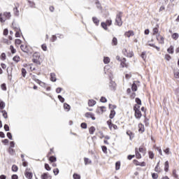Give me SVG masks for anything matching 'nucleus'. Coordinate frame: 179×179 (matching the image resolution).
I'll return each instance as SVG.
<instances>
[{
  "mask_svg": "<svg viewBox=\"0 0 179 179\" xmlns=\"http://www.w3.org/2000/svg\"><path fill=\"white\" fill-rule=\"evenodd\" d=\"M10 12H5L3 14L2 13H0V22L5 23L6 22V19H10Z\"/></svg>",
  "mask_w": 179,
  "mask_h": 179,
  "instance_id": "1",
  "label": "nucleus"
},
{
  "mask_svg": "<svg viewBox=\"0 0 179 179\" xmlns=\"http://www.w3.org/2000/svg\"><path fill=\"white\" fill-rule=\"evenodd\" d=\"M115 24H116V26H119V27H121V26H122V12L120 11L116 15Z\"/></svg>",
  "mask_w": 179,
  "mask_h": 179,
  "instance_id": "2",
  "label": "nucleus"
},
{
  "mask_svg": "<svg viewBox=\"0 0 179 179\" xmlns=\"http://www.w3.org/2000/svg\"><path fill=\"white\" fill-rule=\"evenodd\" d=\"M134 110L135 111V117L138 119L141 118V117H142V113L141 112V106H135L134 107Z\"/></svg>",
  "mask_w": 179,
  "mask_h": 179,
  "instance_id": "3",
  "label": "nucleus"
},
{
  "mask_svg": "<svg viewBox=\"0 0 179 179\" xmlns=\"http://www.w3.org/2000/svg\"><path fill=\"white\" fill-rule=\"evenodd\" d=\"M107 124H108L110 131H113V129H114V130L118 129V127L117 125L113 124V122H111V120H108Z\"/></svg>",
  "mask_w": 179,
  "mask_h": 179,
  "instance_id": "4",
  "label": "nucleus"
},
{
  "mask_svg": "<svg viewBox=\"0 0 179 179\" xmlns=\"http://www.w3.org/2000/svg\"><path fill=\"white\" fill-rule=\"evenodd\" d=\"M139 81H134L131 85V90H138V86H139Z\"/></svg>",
  "mask_w": 179,
  "mask_h": 179,
  "instance_id": "5",
  "label": "nucleus"
},
{
  "mask_svg": "<svg viewBox=\"0 0 179 179\" xmlns=\"http://www.w3.org/2000/svg\"><path fill=\"white\" fill-rule=\"evenodd\" d=\"M109 87L110 90H116L117 84L114 81H110L109 84Z\"/></svg>",
  "mask_w": 179,
  "mask_h": 179,
  "instance_id": "6",
  "label": "nucleus"
},
{
  "mask_svg": "<svg viewBox=\"0 0 179 179\" xmlns=\"http://www.w3.org/2000/svg\"><path fill=\"white\" fill-rule=\"evenodd\" d=\"M34 80H35V82L36 83L40 85V86H41L42 87H45V83H44L43 82H42L39 79L36 78V76H34Z\"/></svg>",
  "mask_w": 179,
  "mask_h": 179,
  "instance_id": "7",
  "label": "nucleus"
},
{
  "mask_svg": "<svg viewBox=\"0 0 179 179\" xmlns=\"http://www.w3.org/2000/svg\"><path fill=\"white\" fill-rule=\"evenodd\" d=\"M12 27L15 30V31H21L20 27H19V24H17L15 23V21L13 22L12 23Z\"/></svg>",
  "mask_w": 179,
  "mask_h": 179,
  "instance_id": "8",
  "label": "nucleus"
},
{
  "mask_svg": "<svg viewBox=\"0 0 179 179\" xmlns=\"http://www.w3.org/2000/svg\"><path fill=\"white\" fill-rule=\"evenodd\" d=\"M106 111V106H99L96 109V113L99 114H103Z\"/></svg>",
  "mask_w": 179,
  "mask_h": 179,
  "instance_id": "9",
  "label": "nucleus"
},
{
  "mask_svg": "<svg viewBox=\"0 0 179 179\" xmlns=\"http://www.w3.org/2000/svg\"><path fill=\"white\" fill-rule=\"evenodd\" d=\"M92 22L95 24V26H99L100 24V20L97 17H92Z\"/></svg>",
  "mask_w": 179,
  "mask_h": 179,
  "instance_id": "10",
  "label": "nucleus"
},
{
  "mask_svg": "<svg viewBox=\"0 0 179 179\" xmlns=\"http://www.w3.org/2000/svg\"><path fill=\"white\" fill-rule=\"evenodd\" d=\"M41 179H52V177L50 174L48 173H43L41 176Z\"/></svg>",
  "mask_w": 179,
  "mask_h": 179,
  "instance_id": "11",
  "label": "nucleus"
},
{
  "mask_svg": "<svg viewBox=\"0 0 179 179\" xmlns=\"http://www.w3.org/2000/svg\"><path fill=\"white\" fill-rule=\"evenodd\" d=\"M111 45L113 46L118 45V39L117 37L114 36L111 41Z\"/></svg>",
  "mask_w": 179,
  "mask_h": 179,
  "instance_id": "12",
  "label": "nucleus"
},
{
  "mask_svg": "<svg viewBox=\"0 0 179 179\" xmlns=\"http://www.w3.org/2000/svg\"><path fill=\"white\" fill-rule=\"evenodd\" d=\"M157 33H159V24H157L155 27H154L152 29L153 36H155V34H157Z\"/></svg>",
  "mask_w": 179,
  "mask_h": 179,
  "instance_id": "13",
  "label": "nucleus"
},
{
  "mask_svg": "<svg viewBox=\"0 0 179 179\" xmlns=\"http://www.w3.org/2000/svg\"><path fill=\"white\" fill-rule=\"evenodd\" d=\"M25 177L29 179L33 178V173L31 172H29L28 171H25Z\"/></svg>",
  "mask_w": 179,
  "mask_h": 179,
  "instance_id": "14",
  "label": "nucleus"
},
{
  "mask_svg": "<svg viewBox=\"0 0 179 179\" xmlns=\"http://www.w3.org/2000/svg\"><path fill=\"white\" fill-rule=\"evenodd\" d=\"M138 131L141 132V134H143V132H145V126L143 124H138Z\"/></svg>",
  "mask_w": 179,
  "mask_h": 179,
  "instance_id": "15",
  "label": "nucleus"
},
{
  "mask_svg": "<svg viewBox=\"0 0 179 179\" xmlns=\"http://www.w3.org/2000/svg\"><path fill=\"white\" fill-rule=\"evenodd\" d=\"M134 35V31H132V30H129L125 33V36L128 37V38H129Z\"/></svg>",
  "mask_w": 179,
  "mask_h": 179,
  "instance_id": "16",
  "label": "nucleus"
},
{
  "mask_svg": "<svg viewBox=\"0 0 179 179\" xmlns=\"http://www.w3.org/2000/svg\"><path fill=\"white\" fill-rule=\"evenodd\" d=\"M50 80L51 82H57V78L55 77V73H50Z\"/></svg>",
  "mask_w": 179,
  "mask_h": 179,
  "instance_id": "17",
  "label": "nucleus"
},
{
  "mask_svg": "<svg viewBox=\"0 0 179 179\" xmlns=\"http://www.w3.org/2000/svg\"><path fill=\"white\" fill-rule=\"evenodd\" d=\"M88 106L90 107H93V106H96V101L93 99H90L88 101Z\"/></svg>",
  "mask_w": 179,
  "mask_h": 179,
  "instance_id": "18",
  "label": "nucleus"
},
{
  "mask_svg": "<svg viewBox=\"0 0 179 179\" xmlns=\"http://www.w3.org/2000/svg\"><path fill=\"white\" fill-rule=\"evenodd\" d=\"M167 52H169V54H174V46L170 45L167 49Z\"/></svg>",
  "mask_w": 179,
  "mask_h": 179,
  "instance_id": "19",
  "label": "nucleus"
},
{
  "mask_svg": "<svg viewBox=\"0 0 179 179\" xmlns=\"http://www.w3.org/2000/svg\"><path fill=\"white\" fill-rule=\"evenodd\" d=\"M127 135H128V136H129V139L131 141V139H134V136H135L134 133H132V131H131L129 130L127 131Z\"/></svg>",
  "mask_w": 179,
  "mask_h": 179,
  "instance_id": "20",
  "label": "nucleus"
},
{
  "mask_svg": "<svg viewBox=\"0 0 179 179\" xmlns=\"http://www.w3.org/2000/svg\"><path fill=\"white\" fill-rule=\"evenodd\" d=\"M101 27L102 29H103V30H108V25H107V24L104 22L101 23Z\"/></svg>",
  "mask_w": 179,
  "mask_h": 179,
  "instance_id": "21",
  "label": "nucleus"
},
{
  "mask_svg": "<svg viewBox=\"0 0 179 179\" xmlns=\"http://www.w3.org/2000/svg\"><path fill=\"white\" fill-rule=\"evenodd\" d=\"M20 48L23 52H26L27 54L29 53V50L27 49V47H24V45H21Z\"/></svg>",
  "mask_w": 179,
  "mask_h": 179,
  "instance_id": "22",
  "label": "nucleus"
},
{
  "mask_svg": "<svg viewBox=\"0 0 179 179\" xmlns=\"http://www.w3.org/2000/svg\"><path fill=\"white\" fill-rule=\"evenodd\" d=\"M13 61H14V62H16V64H17V62L20 61V57H19L18 55L14 56L13 57Z\"/></svg>",
  "mask_w": 179,
  "mask_h": 179,
  "instance_id": "23",
  "label": "nucleus"
},
{
  "mask_svg": "<svg viewBox=\"0 0 179 179\" xmlns=\"http://www.w3.org/2000/svg\"><path fill=\"white\" fill-rule=\"evenodd\" d=\"M114 117H115V110H111L110 113L109 115V118H110V120H113V118H114Z\"/></svg>",
  "mask_w": 179,
  "mask_h": 179,
  "instance_id": "24",
  "label": "nucleus"
},
{
  "mask_svg": "<svg viewBox=\"0 0 179 179\" xmlns=\"http://www.w3.org/2000/svg\"><path fill=\"white\" fill-rule=\"evenodd\" d=\"M171 37H172L173 40H178L179 34H178V33L175 32V33L172 34Z\"/></svg>",
  "mask_w": 179,
  "mask_h": 179,
  "instance_id": "25",
  "label": "nucleus"
},
{
  "mask_svg": "<svg viewBox=\"0 0 179 179\" xmlns=\"http://www.w3.org/2000/svg\"><path fill=\"white\" fill-rule=\"evenodd\" d=\"M148 45L150 47H153V48H155V50H157V51H160V48H159L158 46L155 45V43H148Z\"/></svg>",
  "mask_w": 179,
  "mask_h": 179,
  "instance_id": "26",
  "label": "nucleus"
},
{
  "mask_svg": "<svg viewBox=\"0 0 179 179\" xmlns=\"http://www.w3.org/2000/svg\"><path fill=\"white\" fill-rule=\"evenodd\" d=\"M127 61V59L125 57L122 58V60L120 61V65L122 66V68H124L125 67V62Z\"/></svg>",
  "mask_w": 179,
  "mask_h": 179,
  "instance_id": "27",
  "label": "nucleus"
},
{
  "mask_svg": "<svg viewBox=\"0 0 179 179\" xmlns=\"http://www.w3.org/2000/svg\"><path fill=\"white\" fill-rule=\"evenodd\" d=\"M0 59H1V61H5V59H6V54L5 52L1 54Z\"/></svg>",
  "mask_w": 179,
  "mask_h": 179,
  "instance_id": "28",
  "label": "nucleus"
},
{
  "mask_svg": "<svg viewBox=\"0 0 179 179\" xmlns=\"http://www.w3.org/2000/svg\"><path fill=\"white\" fill-rule=\"evenodd\" d=\"M22 75L23 78H26V74L27 73V71H26V69L22 68L21 69Z\"/></svg>",
  "mask_w": 179,
  "mask_h": 179,
  "instance_id": "29",
  "label": "nucleus"
},
{
  "mask_svg": "<svg viewBox=\"0 0 179 179\" xmlns=\"http://www.w3.org/2000/svg\"><path fill=\"white\" fill-rule=\"evenodd\" d=\"M164 171H166V173L169 171V161H166L164 164Z\"/></svg>",
  "mask_w": 179,
  "mask_h": 179,
  "instance_id": "30",
  "label": "nucleus"
},
{
  "mask_svg": "<svg viewBox=\"0 0 179 179\" xmlns=\"http://www.w3.org/2000/svg\"><path fill=\"white\" fill-rule=\"evenodd\" d=\"M103 64H110V57H103Z\"/></svg>",
  "mask_w": 179,
  "mask_h": 179,
  "instance_id": "31",
  "label": "nucleus"
},
{
  "mask_svg": "<svg viewBox=\"0 0 179 179\" xmlns=\"http://www.w3.org/2000/svg\"><path fill=\"white\" fill-rule=\"evenodd\" d=\"M146 52H142L141 54V57L142 58V59H143V61L146 60Z\"/></svg>",
  "mask_w": 179,
  "mask_h": 179,
  "instance_id": "32",
  "label": "nucleus"
},
{
  "mask_svg": "<svg viewBox=\"0 0 179 179\" xmlns=\"http://www.w3.org/2000/svg\"><path fill=\"white\" fill-rule=\"evenodd\" d=\"M64 110H67V111H69V110H71V106H69V104L68 103H64Z\"/></svg>",
  "mask_w": 179,
  "mask_h": 179,
  "instance_id": "33",
  "label": "nucleus"
},
{
  "mask_svg": "<svg viewBox=\"0 0 179 179\" xmlns=\"http://www.w3.org/2000/svg\"><path fill=\"white\" fill-rule=\"evenodd\" d=\"M96 131V128H94V127H91L90 128V134L91 135H93V134H94V131Z\"/></svg>",
  "mask_w": 179,
  "mask_h": 179,
  "instance_id": "34",
  "label": "nucleus"
},
{
  "mask_svg": "<svg viewBox=\"0 0 179 179\" xmlns=\"http://www.w3.org/2000/svg\"><path fill=\"white\" fill-rule=\"evenodd\" d=\"M10 50L12 54H16V49H15L13 45H11L10 46Z\"/></svg>",
  "mask_w": 179,
  "mask_h": 179,
  "instance_id": "35",
  "label": "nucleus"
},
{
  "mask_svg": "<svg viewBox=\"0 0 179 179\" xmlns=\"http://www.w3.org/2000/svg\"><path fill=\"white\" fill-rule=\"evenodd\" d=\"M0 108L1 110H3V108H5V102L2 101L0 99Z\"/></svg>",
  "mask_w": 179,
  "mask_h": 179,
  "instance_id": "36",
  "label": "nucleus"
},
{
  "mask_svg": "<svg viewBox=\"0 0 179 179\" xmlns=\"http://www.w3.org/2000/svg\"><path fill=\"white\" fill-rule=\"evenodd\" d=\"M120 167H121V163L120 162H117L115 164L116 170H120Z\"/></svg>",
  "mask_w": 179,
  "mask_h": 179,
  "instance_id": "37",
  "label": "nucleus"
},
{
  "mask_svg": "<svg viewBox=\"0 0 179 179\" xmlns=\"http://www.w3.org/2000/svg\"><path fill=\"white\" fill-rule=\"evenodd\" d=\"M32 62H34V64H37L38 65H41V62L37 59H32Z\"/></svg>",
  "mask_w": 179,
  "mask_h": 179,
  "instance_id": "38",
  "label": "nucleus"
},
{
  "mask_svg": "<svg viewBox=\"0 0 179 179\" xmlns=\"http://www.w3.org/2000/svg\"><path fill=\"white\" fill-rule=\"evenodd\" d=\"M136 156L137 159H141L142 155L138 152V148H136Z\"/></svg>",
  "mask_w": 179,
  "mask_h": 179,
  "instance_id": "39",
  "label": "nucleus"
},
{
  "mask_svg": "<svg viewBox=\"0 0 179 179\" xmlns=\"http://www.w3.org/2000/svg\"><path fill=\"white\" fill-rule=\"evenodd\" d=\"M16 32H15V37L16 38H20V34H22V31H15Z\"/></svg>",
  "mask_w": 179,
  "mask_h": 179,
  "instance_id": "40",
  "label": "nucleus"
},
{
  "mask_svg": "<svg viewBox=\"0 0 179 179\" xmlns=\"http://www.w3.org/2000/svg\"><path fill=\"white\" fill-rule=\"evenodd\" d=\"M17 170H19V168L17 167V166L13 165L12 171H14L15 173H16V171H17Z\"/></svg>",
  "mask_w": 179,
  "mask_h": 179,
  "instance_id": "41",
  "label": "nucleus"
},
{
  "mask_svg": "<svg viewBox=\"0 0 179 179\" xmlns=\"http://www.w3.org/2000/svg\"><path fill=\"white\" fill-rule=\"evenodd\" d=\"M50 41H52V43L57 41V35H52Z\"/></svg>",
  "mask_w": 179,
  "mask_h": 179,
  "instance_id": "42",
  "label": "nucleus"
},
{
  "mask_svg": "<svg viewBox=\"0 0 179 179\" xmlns=\"http://www.w3.org/2000/svg\"><path fill=\"white\" fill-rule=\"evenodd\" d=\"M3 34V36H8V34H9V29H8V28L4 29Z\"/></svg>",
  "mask_w": 179,
  "mask_h": 179,
  "instance_id": "43",
  "label": "nucleus"
},
{
  "mask_svg": "<svg viewBox=\"0 0 179 179\" xmlns=\"http://www.w3.org/2000/svg\"><path fill=\"white\" fill-rule=\"evenodd\" d=\"M50 162L52 163H54L55 162H57V158L54 156H52L49 158Z\"/></svg>",
  "mask_w": 179,
  "mask_h": 179,
  "instance_id": "44",
  "label": "nucleus"
},
{
  "mask_svg": "<svg viewBox=\"0 0 179 179\" xmlns=\"http://www.w3.org/2000/svg\"><path fill=\"white\" fill-rule=\"evenodd\" d=\"M136 103H137L138 105L136 106H141L142 105V101L139 98H136Z\"/></svg>",
  "mask_w": 179,
  "mask_h": 179,
  "instance_id": "45",
  "label": "nucleus"
},
{
  "mask_svg": "<svg viewBox=\"0 0 179 179\" xmlns=\"http://www.w3.org/2000/svg\"><path fill=\"white\" fill-rule=\"evenodd\" d=\"M13 11L15 16H19V10H17V7L14 8Z\"/></svg>",
  "mask_w": 179,
  "mask_h": 179,
  "instance_id": "46",
  "label": "nucleus"
},
{
  "mask_svg": "<svg viewBox=\"0 0 179 179\" xmlns=\"http://www.w3.org/2000/svg\"><path fill=\"white\" fill-rule=\"evenodd\" d=\"M85 164H90L92 163V161L89 159L88 158H85L84 159Z\"/></svg>",
  "mask_w": 179,
  "mask_h": 179,
  "instance_id": "47",
  "label": "nucleus"
},
{
  "mask_svg": "<svg viewBox=\"0 0 179 179\" xmlns=\"http://www.w3.org/2000/svg\"><path fill=\"white\" fill-rule=\"evenodd\" d=\"M15 44L20 45V44H22V40H20V38H17L15 40Z\"/></svg>",
  "mask_w": 179,
  "mask_h": 179,
  "instance_id": "48",
  "label": "nucleus"
},
{
  "mask_svg": "<svg viewBox=\"0 0 179 179\" xmlns=\"http://www.w3.org/2000/svg\"><path fill=\"white\" fill-rule=\"evenodd\" d=\"M106 24L107 26H111L113 24V20H106Z\"/></svg>",
  "mask_w": 179,
  "mask_h": 179,
  "instance_id": "49",
  "label": "nucleus"
},
{
  "mask_svg": "<svg viewBox=\"0 0 179 179\" xmlns=\"http://www.w3.org/2000/svg\"><path fill=\"white\" fill-rule=\"evenodd\" d=\"M73 178L74 179H80V175L77 174V173H74V174L73 175Z\"/></svg>",
  "mask_w": 179,
  "mask_h": 179,
  "instance_id": "50",
  "label": "nucleus"
},
{
  "mask_svg": "<svg viewBox=\"0 0 179 179\" xmlns=\"http://www.w3.org/2000/svg\"><path fill=\"white\" fill-rule=\"evenodd\" d=\"M174 76H175V78H176L177 79H179V69L176 71H174Z\"/></svg>",
  "mask_w": 179,
  "mask_h": 179,
  "instance_id": "51",
  "label": "nucleus"
},
{
  "mask_svg": "<svg viewBox=\"0 0 179 179\" xmlns=\"http://www.w3.org/2000/svg\"><path fill=\"white\" fill-rule=\"evenodd\" d=\"M41 48H42L43 51H47V45L45 43L42 44Z\"/></svg>",
  "mask_w": 179,
  "mask_h": 179,
  "instance_id": "52",
  "label": "nucleus"
},
{
  "mask_svg": "<svg viewBox=\"0 0 179 179\" xmlns=\"http://www.w3.org/2000/svg\"><path fill=\"white\" fill-rule=\"evenodd\" d=\"M45 170H47V171H51V167H50V165H48V164H45Z\"/></svg>",
  "mask_w": 179,
  "mask_h": 179,
  "instance_id": "53",
  "label": "nucleus"
},
{
  "mask_svg": "<svg viewBox=\"0 0 179 179\" xmlns=\"http://www.w3.org/2000/svg\"><path fill=\"white\" fill-rule=\"evenodd\" d=\"M159 164H160V162L157 163V165L156 166L155 169L157 173H160V169H159Z\"/></svg>",
  "mask_w": 179,
  "mask_h": 179,
  "instance_id": "54",
  "label": "nucleus"
},
{
  "mask_svg": "<svg viewBox=\"0 0 179 179\" xmlns=\"http://www.w3.org/2000/svg\"><path fill=\"white\" fill-rule=\"evenodd\" d=\"M165 59H166V61H170V59H171V56L169 54L165 55Z\"/></svg>",
  "mask_w": 179,
  "mask_h": 179,
  "instance_id": "55",
  "label": "nucleus"
},
{
  "mask_svg": "<svg viewBox=\"0 0 179 179\" xmlns=\"http://www.w3.org/2000/svg\"><path fill=\"white\" fill-rule=\"evenodd\" d=\"M58 99H59V101H61V103H64V101H65V99H64V97H62V96H61V95L58 96Z\"/></svg>",
  "mask_w": 179,
  "mask_h": 179,
  "instance_id": "56",
  "label": "nucleus"
},
{
  "mask_svg": "<svg viewBox=\"0 0 179 179\" xmlns=\"http://www.w3.org/2000/svg\"><path fill=\"white\" fill-rule=\"evenodd\" d=\"M53 173H54L55 176H58V174H59V169H55L53 170Z\"/></svg>",
  "mask_w": 179,
  "mask_h": 179,
  "instance_id": "57",
  "label": "nucleus"
},
{
  "mask_svg": "<svg viewBox=\"0 0 179 179\" xmlns=\"http://www.w3.org/2000/svg\"><path fill=\"white\" fill-rule=\"evenodd\" d=\"M28 2L29 3V6H31V8H34V6H36V4L34 3V2L33 1H29L28 0Z\"/></svg>",
  "mask_w": 179,
  "mask_h": 179,
  "instance_id": "58",
  "label": "nucleus"
},
{
  "mask_svg": "<svg viewBox=\"0 0 179 179\" xmlns=\"http://www.w3.org/2000/svg\"><path fill=\"white\" fill-rule=\"evenodd\" d=\"M1 89L3 90H6V83H3L1 85Z\"/></svg>",
  "mask_w": 179,
  "mask_h": 179,
  "instance_id": "59",
  "label": "nucleus"
},
{
  "mask_svg": "<svg viewBox=\"0 0 179 179\" xmlns=\"http://www.w3.org/2000/svg\"><path fill=\"white\" fill-rule=\"evenodd\" d=\"M149 157L150 159H153L155 157V154L152 151L149 152Z\"/></svg>",
  "mask_w": 179,
  "mask_h": 179,
  "instance_id": "60",
  "label": "nucleus"
},
{
  "mask_svg": "<svg viewBox=\"0 0 179 179\" xmlns=\"http://www.w3.org/2000/svg\"><path fill=\"white\" fill-rule=\"evenodd\" d=\"M1 113H3V117L4 118H8V113L5 110H2Z\"/></svg>",
  "mask_w": 179,
  "mask_h": 179,
  "instance_id": "61",
  "label": "nucleus"
},
{
  "mask_svg": "<svg viewBox=\"0 0 179 179\" xmlns=\"http://www.w3.org/2000/svg\"><path fill=\"white\" fill-rule=\"evenodd\" d=\"M109 108L110 110H115V108H117V106L115 105H112V104H109Z\"/></svg>",
  "mask_w": 179,
  "mask_h": 179,
  "instance_id": "62",
  "label": "nucleus"
},
{
  "mask_svg": "<svg viewBox=\"0 0 179 179\" xmlns=\"http://www.w3.org/2000/svg\"><path fill=\"white\" fill-rule=\"evenodd\" d=\"M81 128H83V129H86V128H87V124L85 122L82 123Z\"/></svg>",
  "mask_w": 179,
  "mask_h": 179,
  "instance_id": "63",
  "label": "nucleus"
},
{
  "mask_svg": "<svg viewBox=\"0 0 179 179\" xmlns=\"http://www.w3.org/2000/svg\"><path fill=\"white\" fill-rule=\"evenodd\" d=\"M100 101L101 103H107V99H106L105 97H101V99H100Z\"/></svg>",
  "mask_w": 179,
  "mask_h": 179,
  "instance_id": "64",
  "label": "nucleus"
}]
</instances>
